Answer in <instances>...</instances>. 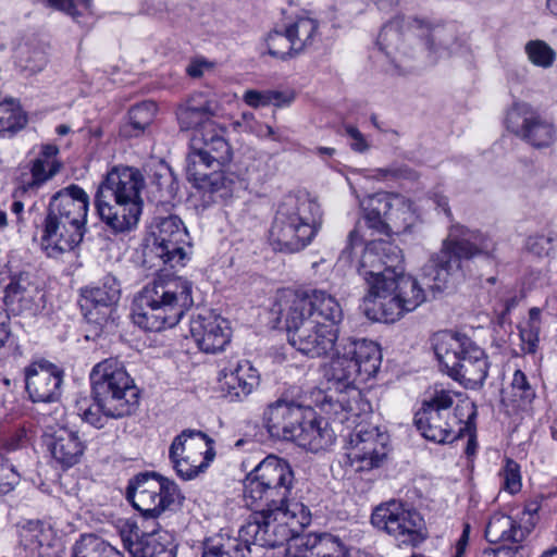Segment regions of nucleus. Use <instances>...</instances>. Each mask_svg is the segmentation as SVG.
<instances>
[{
	"label": "nucleus",
	"mask_w": 557,
	"mask_h": 557,
	"mask_svg": "<svg viewBox=\"0 0 557 557\" xmlns=\"http://www.w3.org/2000/svg\"><path fill=\"white\" fill-rule=\"evenodd\" d=\"M138 404V391L117 359H107V418L131 414Z\"/></svg>",
	"instance_id": "obj_21"
},
{
	"label": "nucleus",
	"mask_w": 557,
	"mask_h": 557,
	"mask_svg": "<svg viewBox=\"0 0 557 557\" xmlns=\"http://www.w3.org/2000/svg\"><path fill=\"white\" fill-rule=\"evenodd\" d=\"M369 294L367 300L373 302L375 309L381 313L380 320L385 323H394L399 320L405 313L411 312L394 292L392 286H388L387 280L377 283L371 281L368 284Z\"/></svg>",
	"instance_id": "obj_35"
},
{
	"label": "nucleus",
	"mask_w": 557,
	"mask_h": 557,
	"mask_svg": "<svg viewBox=\"0 0 557 557\" xmlns=\"http://www.w3.org/2000/svg\"><path fill=\"white\" fill-rule=\"evenodd\" d=\"M64 371L58 366L40 360L25 369V388L33 403L57 404L52 413L55 420L64 416L60 406Z\"/></svg>",
	"instance_id": "obj_17"
},
{
	"label": "nucleus",
	"mask_w": 557,
	"mask_h": 557,
	"mask_svg": "<svg viewBox=\"0 0 557 557\" xmlns=\"http://www.w3.org/2000/svg\"><path fill=\"white\" fill-rule=\"evenodd\" d=\"M371 523L393 536L398 546L416 547L426 537L422 516L395 500L377 506L371 515Z\"/></svg>",
	"instance_id": "obj_15"
},
{
	"label": "nucleus",
	"mask_w": 557,
	"mask_h": 557,
	"mask_svg": "<svg viewBox=\"0 0 557 557\" xmlns=\"http://www.w3.org/2000/svg\"><path fill=\"white\" fill-rule=\"evenodd\" d=\"M505 124L533 147H548L555 141L554 125L525 102H517L507 111Z\"/></svg>",
	"instance_id": "obj_20"
},
{
	"label": "nucleus",
	"mask_w": 557,
	"mask_h": 557,
	"mask_svg": "<svg viewBox=\"0 0 557 557\" xmlns=\"http://www.w3.org/2000/svg\"><path fill=\"white\" fill-rule=\"evenodd\" d=\"M211 65L206 60H193L188 66L186 67L187 74L193 78H199L202 76L206 69H209Z\"/></svg>",
	"instance_id": "obj_63"
},
{
	"label": "nucleus",
	"mask_w": 557,
	"mask_h": 557,
	"mask_svg": "<svg viewBox=\"0 0 557 557\" xmlns=\"http://www.w3.org/2000/svg\"><path fill=\"white\" fill-rule=\"evenodd\" d=\"M410 29L417 30V35L423 38L432 63L457 53L462 47L455 24L432 25L428 21L414 18Z\"/></svg>",
	"instance_id": "obj_25"
},
{
	"label": "nucleus",
	"mask_w": 557,
	"mask_h": 557,
	"mask_svg": "<svg viewBox=\"0 0 557 557\" xmlns=\"http://www.w3.org/2000/svg\"><path fill=\"white\" fill-rule=\"evenodd\" d=\"M190 334L199 349L215 354L231 342V327L227 320L213 313L198 314L190 322Z\"/></svg>",
	"instance_id": "obj_27"
},
{
	"label": "nucleus",
	"mask_w": 557,
	"mask_h": 557,
	"mask_svg": "<svg viewBox=\"0 0 557 557\" xmlns=\"http://www.w3.org/2000/svg\"><path fill=\"white\" fill-rule=\"evenodd\" d=\"M344 436L347 442L346 463L354 472L379 468L387 456L388 435L363 420L346 430Z\"/></svg>",
	"instance_id": "obj_14"
},
{
	"label": "nucleus",
	"mask_w": 557,
	"mask_h": 557,
	"mask_svg": "<svg viewBox=\"0 0 557 557\" xmlns=\"http://www.w3.org/2000/svg\"><path fill=\"white\" fill-rule=\"evenodd\" d=\"M45 444L53 460L63 469H69L81 460L85 446L78 434L66 428L45 433Z\"/></svg>",
	"instance_id": "obj_30"
},
{
	"label": "nucleus",
	"mask_w": 557,
	"mask_h": 557,
	"mask_svg": "<svg viewBox=\"0 0 557 557\" xmlns=\"http://www.w3.org/2000/svg\"><path fill=\"white\" fill-rule=\"evenodd\" d=\"M525 53L529 61L539 67L547 69L553 65L556 53L555 51L543 40H530L524 47Z\"/></svg>",
	"instance_id": "obj_47"
},
{
	"label": "nucleus",
	"mask_w": 557,
	"mask_h": 557,
	"mask_svg": "<svg viewBox=\"0 0 557 557\" xmlns=\"http://www.w3.org/2000/svg\"><path fill=\"white\" fill-rule=\"evenodd\" d=\"M510 395L512 401L523 408L530 406L536 397L535 387L531 384L524 372L519 369L512 375Z\"/></svg>",
	"instance_id": "obj_46"
},
{
	"label": "nucleus",
	"mask_w": 557,
	"mask_h": 557,
	"mask_svg": "<svg viewBox=\"0 0 557 557\" xmlns=\"http://www.w3.org/2000/svg\"><path fill=\"white\" fill-rule=\"evenodd\" d=\"M110 213L107 215V226L114 234L127 233L134 230L141 214V206L138 203L117 205L110 207Z\"/></svg>",
	"instance_id": "obj_41"
},
{
	"label": "nucleus",
	"mask_w": 557,
	"mask_h": 557,
	"mask_svg": "<svg viewBox=\"0 0 557 557\" xmlns=\"http://www.w3.org/2000/svg\"><path fill=\"white\" fill-rule=\"evenodd\" d=\"M214 115L213 102L201 92L190 95L176 109V119L182 131L195 129L193 138L199 134L216 133L224 136L225 129L218 127L212 121Z\"/></svg>",
	"instance_id": "obj_26"
},
{
	"label": "nucleus",
	"mask_w": 557,
	"mask_h": 557,
	"mask_svg": "<svg viewBox=\"0 0 557 557\" xmlns=\"http://www.w3.org/2000/svg\"><path fill=\"white\" fill-rule=\"evenodd\" d=\"M14 53L17 65L29 73L41 71L47 63L45 51L34 41L20 42Z\"/></svg>",
	"instance_id": "obj_43"
},
{
	"label": "nucleus",
	"mask_w": 557,
	"mask_h": 557,
	"mask_svg": "<svg viewBox=\"0 0 557 557\" xmlns=\"http://www.w3.org/2000/svg\"><path fill=\"white\" fill-rule=\"evenodd\" d=\"M193 284L173 275L158 276L134 300L133 321L148 332L175 326L193 305Z\"/></svg>",
	"instance_id": "obj_4"
},
{
	"label": "nucleus",
	"mask_w": 557,
	"mask_h": 557,
	"mask_svg": "<svg viewBox=\"0 0 557 557\" xmlns=\"http://www.w3.org/2000/svg\"><path fill=\"white\" fill-rule=\"evenodd\" d=\"M267 46V52L273 58L280 60H288L298 55L296 51L292 49V38L285 26L283 29L274 28L264 38Z\"/></svg>",
	"instance_id": "obj_44"
},
{
	"label": "nucleus",
	"mask_w": 557,
	"mask_h": 557,
	"mask_svg": "<svg viewBox=\"0 0 557 557\" xmlns=\"http://www.w3.org/2000/svg\"><path fill=\"white\" fill-rule=\"evenodd\" d=\"M405 24V17L397 16L386 23L377 38V45L380 49L383 50L387 57H392L394 53L407 54L404 46L405 38H409V34H405L403 30Z\"/></svg>",
	"instance_id": "obj_40"
},
{
	"label": "nucleus",
	"mask_w": 557,
	"mask_h": 557,
	"mask_svg": "<svg viewBox=\"0 0 557 557\" xmlns=\"http://www.w3.org/2000/svg\"><path fill=\"white\" fill-rule=\"evenodd\" d=\"M169 457L177 475L193 480L205 472L215 457L214 441L199 430L186 429L174 437Z\"/></svg>",
	"instance_id": "obj_13"
},
{
	"label": "nucleus",
	"mask_w": 557,
	"mask_h": 557,
	"mask_svg": "<svg viewBox=\"0 0 557 557\" xmlns=\"http://www.w3.org/2000/svg\"><path fill=\"white\" fill-rule=\"evenodd\" d=\"M111 524L121 537L124 548L129 552L131 545L135 543L137 536H140L138 534L139 528L136 521L128 518H116L111 522Z\"/></svg>",
	"instance_id": "obj_51"
},
{
	"label": "nucleus",
	"mask_w": 557,
	"mask_h": 557,
	"mask_svg": "<svg viewBox=\"0 0 557 557\" xmlns=\"http://www.w3.org/2000/svg\"><path fill=\"white\" fill-rule=\"evenodd\" d=\"M79 306L85 317V338L96 342L104 327V290L100 287H86L82 290Z\"/></svg>",
	"instance_id": "obj_33"
},
{
	"label": "nucleus",
	"mask_w": 557,
	"mask_h": 557,
	"mask_svg": "<svg viewBox=\"0 0 557 557\" xmlns=\"http://www.w3.org/2000/svg\"><path fill=\"white\" fill-rule=\"evenodd\" d=\"M102 544L103 542L96 535L83 534L72 547L71 557H94Z\"/></svg>",
	"instance_id": "obj_54"
},
{
	"label": "nucleus",
	"mask_w": 557,
	"mask_h": 557,
	"mask_svg": "<svg viewBox=\"0 0 557 557\" xmlns=\"http://www.w3.org/2000/svg\"><path fill=\"white\" fill-rule=\"evenodd\" d=\"M494 249L493 242L478 231H471L462 225H453L442 249L433 253L421 269V281L404 271L387 278L407 310L413 311L426 300L424 288L433 295L444 292L454 275L462 269L463 261L479 255H490Z\"/></svg>",
	"instance_id": "obj_2"
},
{
	"label": "nucleus",
	"mask_w": 557,
	"mask_h": 557,
	"mask_svg": "<svg viewBox=\"0 0 557 557\" xmlns=\"http://www.w3.org/2000/svg\"><path fill=\"white\" fill-rule=\"evenodd\" d=\"M479 557H517L516 552L510 547H498L484 549Z\"/></svg>",
	"instance_id": "obj_64"
},
{
	"label": "nucleus",
	"mask_w": 557,
	"mask_h": 557,
	"mask_svg": "<svg viewBox=\"0 0 557 557\" xmlns=\"http://www.w3.org/2000/svg\"><path fill=\"white\" fill-rule=\"evenodd\" d=\"M145 186L144 176L138 169L114 166L107 172V189L113 193L115 203H138L143 207L140 191Z\"/></svg>",
	"instance_id": "obj_29"
},
{
	"label": "nucleus",
	"mask_w": 557,
	"mask_h": 557,
	"mask_svg": "<svg viewBox=\"0 0 557 557\" xmlns=\"http://www.w3.org/2000/svg\"><path fill=\"white\" fill-rule=\"evenodd\" d=\"M65 230L64 224L57 220L55 213L47 211L41 224L40 245L48 257L58 258L77 246L76 243H70L63 237Z\"/></svg>",
	"instance_id": "obj_36"
},
{
	"label": "nucleus",
	"mask_w": 557,
	"mask_h": 557,
	"mask_svg": "<svg viewBox=\"0 0 557 557\" xmlns=\"http://www.w3.org/2000/svg\"><path fill=\"white\" fill-rule=\"evenodd\" d=\"M186 158V177L202 194L203 202L224 201L233 195L232 174L215 169L228 163L232 149L225 137L216 133L199 134L190 140Z\"/></svg>",
	"instance_id": "obj_5"
},
{
	"label": "nucleus",
	"mask_w": 557,
	"mask_h": 557,
	"mask_svg": "<svg viewBox=\"0 0 557 557\" xmlns=\"http://www.w3.org/2000/svg\"><path fill=\"white\" fill-rule=\"evenodd\" d=\"M322 225L320 205L309 196H287L280 203L269 232V243L280 252H298Z\"/></svg>",
	"instance_id": "obj_7"
},
{
	"label": "nucleus",
	"mask_w": 557,
	"mask_h": 557,
	"mask_svg": "<svg viewBox=\"0 0 557 557\" xmlns=\"http://www.w3.org/2000/svg\"><path fill=\"white\" fill-rule=\"evenodd\" d=\"M244 101L252 108L269 106L268 90L259 91L255 89L247 90L244 94Z\"/></svg>",
	"instance_id": "obj_59"
},
{
	"label": "nucleus",
	"mask_w": 557,
	"mask_h": 557,
	"mask_svg": "<svg viewBox=\"0 0 557 557\" xmlns=\"http://www.w3.org/2000/svg\"><path fill=\"white\" fill-rule=\"evenodd\" d=\"M152 183L160 191V197L164 200L172 199L176 195L178 188L177 183L169 169H164L163 172H156L152 177Z\"/></svg>",
	"instance_id": "obj_52"
},
{
	"label": "nucleus",
	"mask_w": 557,
	"mask_h": 557,
	"mask_svg": "<svg viewBox=\"0 0 557 557\" xmlns=\"http://www.w3.org/2000/svg\"><path fill=\"white\" fill-rule=\"evenodd\" d=\"M457 394L441 386H434L416 411L413 423L419 433L436 444H450L474 428L476 407L463 401L451 412Z\"/></svg>",
	"instance_id": "obj_6"
},
{
	"label": "nucleus",
	"mask_w": 557,
	"mask_h": 557,
	"mask_svg": "<svg viewBox=\"0 0 557 557\" xmlns=\"http://www.w3.org/2000/svg\"><path fill=\"white\" fill-rule=\"evenodd\" d=\"M346 136L349 138V145L356 152H364L369 149V144L362 133L354 125L347 124L344 126Z\"/></svg>",
	"instance_id": "obj_57"
},
{
	"label": "nucleus",
	"mask_w": 557,
	"mask_h": 557,
	"mask_svg": "<svg viewBox=\"0 0 557 557\" xmlns=\"http://www.w3.org/2000/svg\"><path fill=\"white\" fill-rule=\"evenodd\" d=\"M363 219L369 228L377 234L406 233L417 222L412 202L394 193H375L361 201Z\"/></svg>",
	"instance_id": "obj_10"
},
{
	"label": "nucleus",
	"mask_w": 557,
	"mask_h": 557,
	"mask_svg": "<svg viewBox=\"0 0 557 557\" xmlns=\"http://www.w3.org/2000/svg\"><path fill=\"white\" fill-rule=\"evenodd\" d=\"M60 170V163L57 161L44 160V158H36L33 161L30 173H32V183H29L30 187L40 186L46 181L50 180Z\"/></svg>",
	"instance_id": "obj_49"
},
{
	"label": "nucleus",
	"mask_w": 557,
	"mask_h": 557,
	"mask_svg": "<svg viewBox=\"0 0 557 557\" xmlns=\"http://www.w3.org/2000/svg\"><path fill=\"white\" fill-rule=\"evenodd\" d=\"M554 247V238L545 235H534L527 239L525 248L535 256H547Z\"/></svg>",
	"instance_id": "obj_56"
},
{
	"label": "nucleus",
	"mask_w": 557,
	"mask_h": 557,
	"mask_svg": "<svg viewBox=\"0 0 557 557\" xmlns=\"http://www.w3.org/2000/svg\"><path fill=\"white\" fill-rule=\"evenodd\" d=\"M403 261V251L393 242L388 239L371 240L364 247L358 273L367 285L371 281L381 283L404 271Z\"/></svg>",
	"instance_id": "obj_19"
},
{
	"label": "nucleus",
	"mask_w": 557,
	"mask_h": 557,
	"mask_svg": "<svg viewBox=\"0 0 557 557\" xmlns=\"http://www.w3.org/2000/svg\"><path fill=\"white\" fill-rule=\"evenodd\" d=\"M339 347L325 372L337 394L324 396L321 411L346 431L370 410V404L362 399L356 383H364L377 373L382 354L380 346L369 339L344 341Z\"/></svg>",
	"instance_id": "obj_1"
},
{
	"label": "nucleus",
	"mask_w": 557,
	"mask_h": 557,
	"mask_svg": "<svg viewBox=\"0 0 557 557\" xmlns=\"http://www.w3.org/2000/svg\"><path fill=\"white\" fill-rule=\"evenodd\" d=\"M286 27L292 38V49L298 55L313 47L320 39L319 22L312 17L298 16Z\"/></svg>",
	"instance_id": "obj_39"
},
{
	"label": "nucleus",
	"mask_w": 557,
	"mask_h": 557,
	"mask_svg": "<svg viewBox=\"0 0 557 557\" xmlns=\"http://www.w3.org/2000/svg\"><path fill=\"white\" fill-rule=\"evenodd\" d=\"M151 252L170 268L184 265L188 232L177 215L157 216L150 226Z\"/></svg>",
	"instance_id": "obj_16"
},
{
	"label": "nucleus",
	"mask_w": 557,
	"mask_h": 557,
	"mask_svg": "<svg viewBox=\"0 0 557 557\" xmlns=\"http://www.w3.org/2000/svg\"><path fill=\"white\" fill-rule=\"evenodd\" d=\"M532 530V522L521 524L510 516L496 512L491 516L486 524L485 537L490 543L519 544L528 537Z\"/></svg>",
	"instance_id": "obj_34"
},
{
	"label": "nucleus",
	"mask_w": 557,
	"mask_h": 557,
	"mask_svg": "<svg viewBox=\"0 0 557 557\" xmlns=\"http://www.w3.org/2000/svg\"><path fill=\"white\" fill-rule=\"evenodd\" d=\"M91 399L104 396V361L96 363L89 374Z\"/></svg>",
	"instance_id": "obj_55"
},
{
	"label": "nucleus",
	"mask_w": 557,
	"mask_h": 557,
	"mask_svg": "<svg viewBox=\"0 0 557 557\" xmlns=\"http://www.w3.org/2000/svg\"><path fill=\"white\" fill-rule=\"evenodd\" d=\"M362 244L361 236L358 232V228L355 227L351 230L347 236V243L345 248L342 251L343 256H347V258H350L355 247L360 246Z\"/></svg>",
	"instance_id": "obj_62"
},
{
	"label": "nucleus",
	"mask_w": 557,
	"mask_h": 557,
	"mask_svg": "<svg viewBox=\"0 0 557 557\" xmlns=\"http://www.w3.org/2000/svg\"><path fill=\"white\" fill-rule=\"evenodd\" d=\"M434 352L443 369L466 388L483 386L488 374V358L467 334L443 331L434 337Z\"/></svg>",
	"instance_id": "obj_8"
},
{
	"label": "nucleus",
	"mask_w": 557,
	"mask_h": 557,
	"mask_svg": "<svg viewBox=\"0 0 557 557\" xmlns=\"http://www.w3.org/2000/svg\"><path fill=\"white\" fill-rule=\"evenodd\" d=\"M181 498L177 485L156 472H143L128 481L126 499L140 512L144 522L157 524L156 520L171 510Z\"/></svg>",
	"instance_id": "obj_9"
},
{
	"label": "nucleus",
	"mask_w": 557,
	"mask_h": 557,
	"mask_svg": "<svg viewBox=\"0 0 557 557\" xmlns=\"http://www.w3.org/2000/svg\"><path fill=\"white\" fill-rule=\"evenodd\" d=\"M294 473L289 463L276 456L265 457L246 478L244 495L248 499H261L262 494L280 485L293 484Z\"/></svg>",
	"instance_id": "obj_23"
},
{
	"label": "nucleus",
	"mask_w": 557,
	"mask_h": 557,
	"mask_svg": "<svg viewBox=\"0 0 557 557\" xmlns=\"http://www.w3.org/2000/svg\"><path fill=\"white\" fill-rule=\"evenodd\" d=\"M42 300L44 294L23 274L13 276L4 288L3 304L13 314H36L42 308Z\"/></svg>",
	"instance_id": "obj_28"
},
{
	"label": "nucleus",
	"mask_w": 557,
	"mask_h": 557,
	"mask_svg": "<svg viewBox=\"0 0 557 557\" xmlns=\"http://www.w3.org/2000/svg\"><path fill=\"white\" fill-rule=\"evenodd\" d=\"M156 112L157 104L151 100L133 106L128 110L127 117L119 127L120 137L128 139L144 134L146 128L152 123Z\"/></svg>",
	"instance_id": "obj_38"
},
{
	"label": "nucleus",
	"mask_w": 557,
	"mask_h": 557,
	"mask_svg": "<svg viewBox=\"0 0 557 557\" xmlns=\"http://www.w3.org/2000/svg\"><path fill=\"white\" fill-rule=\"evenodd\" d=\"M52 211L66 227L63 237L78 245L84 236L88 211V196L84 189L73 184L54 194L48 207V212Z\"/></svg>",
	"instance_id": "obj_18"
},
{
	"label": "nucleus",
	"mask_w": 557,
	"mask_h": 557,
	"mask_svg": "<svg viewBox=\"0 0 557 557\" xmlns=\"http://www.w3.org/2000/svg\"><path fill=\"white\" fill-rule=\"evenodd\" d=\"M159 523L144 525L146 531L137 536V540L131 545L129 555L132 557H176V546L173 543L172 535L166 531L157 530Z\"/></svg>",
	"instance_id": "obj_32"
},
{
	"label": "nucleus",
	"mask_w": 557,
	"mask_h": 557,
	"mask_svg": "<svg viewBox=\"0 0 557 557\" xmlns=\"http://www.w3.org/2000/svg\"><path fill=\"white\" fill-rule=\"evenodd\" d=\"M293 484H284L262 494L261 499H248L255 510L240 527L246 541H256L262 548H275L288 542L295 527H305L310 515L300 503H289Z\"/></svg>",
	"instance_id": "obj_3"
},
{
	"label": "nucleus",
	"mask_w": 557,
	"mask_h": 557,
	"mask_svg": "<svg viewBox=\"0 0 557 557\" xmlns=\"http://www.w3.org/2000/svg\"><path fill=\"white\" fill-rule=\"evenodd\" d=\"M307 545H311L317 557H348L346 544L332 533L311 534L308 536Z\"/></svg>",
	"instance_id": "obj_42"
},
{
	"label": "nucleus",
	"mask_w": 557,
	"mask_h": 557,
	"mask_svg": "<svg viewBox=\"0 0 557 557\" xmlns=\"http://www.w3.org/2000/svg\"><path fill=\"white\" fill-rule=\"evenodd\" d=\"M521 349L524 354H534L539 348L540 335L519 329Z\"/></svg>",
	"instance_id": "obj_60"
},
{
	"label": "nucleus",
	"mask_w": 557,
	"mask_h": 557,
	"mask_svg": "<svg viewBox=\"0 0 557 557\" xmlns=\"http://www.w3.org/2000/svg\"><path fill=\"white\" fill-rule=\"evenodd\" d=\"M310 416H312L310 406L281 397L264 409L263 424L271 437L290 441L299 423Z\"/></svg>",
	"instance_id": "obj_22"
},
{
	"label": "nucleus",
	"mask_w": 557,
	"mask_h": 557,
	"mask_svg": "<svg viewBox=\"0 0 557 557\" xmlns=\"http://www.w3.org/2000/svg\"><path fill=\"white\" fill-rule=\"evenodd\" d=\"M251 546L261 547L256 541H246L238 530V536H224L222 534L208 540L203 546L202 557H246Z\"/></svg>",
	"instance_id": "obj_37"
},
{
	"label": "nucleus",
	"mask_w": 557,
	"mask_h": 557,
	"mask_svg": "<svg viewBox=\"0 0 557 557\" xmlns=\"http://www.w3.org/2000/svg\"><path fill=\"white\" fill-rule=\"evenodd\" d=\"M219 367L221 389L230 401H243L259 385V373L249 360L232 357Z\"/></svg>",
	"instance_id": "obj_24"
},
{
	"label": "nucleus",
	"mask_w": 557,
	"mask_h": 557,
	"mask_svg": "<svg viewBox=\"0 0 557 557\" xmlns=\"http://www.w3.org/2000/svg\"><path fill=\"white\" fill-rule=\"evenodd\" d=\"M104 397L101 399L84 398L78 401V410L84 422L90 424L96 429L103 426V414H104Z\"/></svg>",
	"instance_id": "obj_48"
},
{
	"label": "nucleus",
	"mask_w": 557,
	"mask_h": 557,
	"mask_svg": "<svg viewBox=\"0 0 557 557\" xmlns=\"http://www.w3.org/2000/svg\"><path fill=\"white\" fill-rule=\"evenodd\" d=\"M277 319L284 322L289 344L310 358L325 357L334 350H336L334 357L336 358L341 344L344 341L354 339L352 337L343 338L336 345L339 331L333 323L322 324L317 320L296 319L293 315H277Z\"/></svg>",
	"instance_id": "obj_12"
},
{
	"label": "nucleus",
	"mask_w": 557,
	"mask_h": 557,
	"mask_svg": "<svg viewBox=\"0 0 557 557\" xmlns=\"http://www.w3.org/2000/svg\"><path fill=\"white\" fill-rule=\"evenodd\" d=\"M272 312L276 315L317 320L322 324L333 323L336 326L343 319V311L337 299L322 289H310L304 293L285 290L277 295Z\"/></svg>",
	"instance_id": "obj_11"
},
{
	"label": "nucleus",
	"mask_w": 557,
	"mask_h": 557,
	"mask_svg": "<svg viewBox=\"0 0 557 557\" xmlns=\"http://www.w3.org/2000/svg\"><path fill=\"white\" fill-rule=\"evenodd\" d=\"M520 330L540 335L541 333V309L533 307L529 310L528 319L519 326Z\"/></svg>",
	"instance_id": "obj_58"
},
{
	"label": "nucleus",
	"mask_w": 557,
	"mask_h": 557,
	"mask_svg": "<svg viewBox=\"0 0 557 557\" xmlns=\"http://www.w3.org/2000/svg\"><path fill=\"white\" fill-rule=\"evenodd\" d=\"M503 490L509 494H516L521 490L520 466L515 460L507 458L499 472Z\"/></svg>",
	"instance_id": "obj_50"
},
{
	"label": "nucleus",
	"mask_w": 557,
	"mask_h": 557,
	"mask_svg": "<svg viewBox=\"0 0 557 557\" xmlns=\"http://www.w3.org/2000/svg\"><path fill=\"white\" fill-rule=\"evenodd\" d=\"M268 96L269 104H274L280 108L289 106L295 99L293 92H283L277 90H268Z\"/></svg>",
	"instance_id": "obj_61"
},
{
	"label": "nucleus",
	"mask_w": 557,
	"mask_h": 557,
	"mask_svg": "<svg viewBox=\"0 0 557 557\" xmlns=\"http://www.w3.org/2000/svg\"><path fill=\"white\" fill-rule=\"evenodd\" d=\"M27 123L22 109L13 101L0 102V133L14 134Z\"/></svg>",
	"instance_id": "obj_45"
},
{
	"label": "nucleus",
	"mask_w": 557,
	"mask_h": 557,
	"mask_svg": "<svg viewBox=\"0 0 557 557\" xmlns=\"http://www.w3.org/2000/svg\"><path fill=\"white\" fill-rule=\"evenodd\" d=\"M18 482L20 474L15 471L14 467L0 455V495L9 494Z\"/></svg>",
	"instance_id": "obj_53"
},
{
	"label": "nucleus",
	"mask_w": 557,
	"mask_h": 557,
	"mask_svg": "<svg viewBox=\"0 0 557 557\" xmlns=\"http://www.w3.org/2000/svg\"><path fill=\"white\" fill-rule=\"evenodd\" d=\"M298 446L310 451H319L330 447L335 441V431L324 418H317L312 410V416L306 417V420L299 423L295 436L290 438Z\"/></svg>",
	"instance_id": "obj_31"
}]
</instances>
